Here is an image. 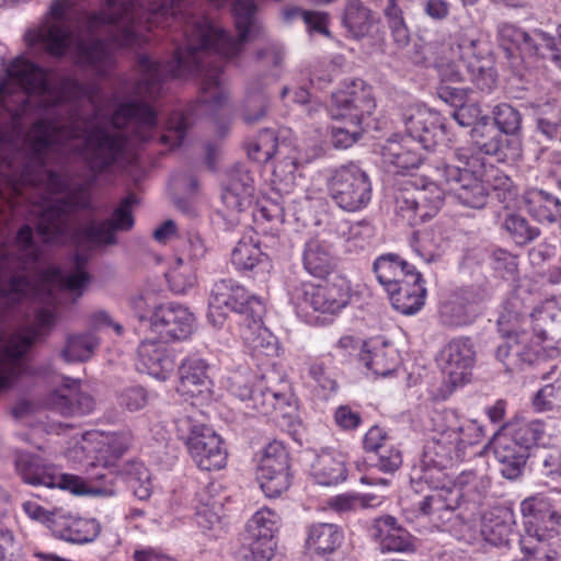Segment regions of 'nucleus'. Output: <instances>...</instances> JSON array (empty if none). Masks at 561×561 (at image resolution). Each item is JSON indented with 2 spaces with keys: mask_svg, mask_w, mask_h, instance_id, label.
Returning <instances> with one entry per match:
<instances>
[{
  "mask_svg": "<svg viewBox=\"0 0 561 561\" xmlns=\"http://www.w3.org/2000/svg\"><path fill=\"white\" fill-rule=\"evenodd\" d=\"M186 127L187 121L185 116L182 114L173 115L168 122V134L160 137L161 142L171 147L181 146L185 137Z\"/></svg>",
  "mask_w": 561,
  "mask_h": 561,
  "instance_id": "e2e57ef3",
  "label": "nucleus"
},
{
  "mask_svg": "<svg viewBox=\"0 0 561 561\" xmlns=\"http://www.w3.org/2000/svg\"><path fill=\"white\" fill-rule=\"evenodd\" d=\"M288 454L279 442L270 443L263 450L257 467V480L263 492L275 497L290 484Z\"/></svg>",
  "mask_w": 561,
  "mask_h": 561,
  "instance_id": "a211bd4d",
  "label": "nucleus"
},
{
  "mask_svg": "<svg viewBox=\"0 0 561 561\" xmlns=\"http://www.w3.org/2000/svg\"><path fill=\"white\" fill-rule=\"evenodd\" d=\"M263 252L251 241H239L231 253V262L238 270L250 271L262 262Z\"/></svg>",
  "mask_w": 561,
  "mask_h": 561,
  "instance_id": "de8ad7c7",
  "label": "nucleus"
},
{
  "mask_svg": "<svg viewBox=\"0 0 561 561\" xmlns=\"http://www.w3.org/2000/svg\"><path fill=\"white\" fill-rule=\"evenodd\" d=\"M377 497L371 494L346 493L329 500V505L337 513H348L358 508L375 506L373 503Z\"/></svg>",
  "mask_w": 561,
  "mask_h": 561,
  "instance_id": "603ef678",
  "label": "nucleus"
},
{
  "mask_svg": "<svg viewBox=\"0 0 561 561\" xmlns=\"http://www.w3.org/2000/svg\"><path fill=\"white\" fill-rule=\"evenodd\" d=\"M478 313V299L471 290L453 294L439 309L440 320L448 327L467 325L477 318Z\"/></svg>",
  "mask_w": 561,
  "mask_h": 561,
  "instance_id": "c85d7f7f",
  "label": "nucleus"
},
{
  "mask_svg": "<svg viewBox=\"0 0 561 561\" xmlns=\"http://www.w3.org/2000/svg\"><path fill=\"white\" fill-rule=\"evenodd\" d=\"M280 394L274 390L266 388L262 381L253 387L250 403L247 407L255 410L261 414H268L276 408Z\"/></svg>",
  "mask_w": 561,
  "mask_h": 561,
  "instance_id": "5fc2aeb1",
  "label": "nucleus"
},
{
  "mask_svg": "<svg viewBox=\"0 0 561 561\" xmlns=\"http://www.w3.org/2000/svg\"><path fill=\"white\" fill-rule=\"evenodd\" d=\"M476 362L474 344L470 337H456L450 340L439 352L438 365L454 386L466 383Z\"/></svg>",
  "mask_w": 561,
  "mask_h": 561,
  "instance_id": "6ab92c4d",
  "label": "nucleus"
},
{
  "mask_svg": "<svg viewBox=\"0 0 561 561\" xmlns=\"http://www.w3.org/2000/svg\"><path fill=\"white\" fill-rule=\"evenodd\" d=\"M494 126L507 138H516L522 127L520 113L507 103L497 104L493 108Z\"/></svg>",
  "mask_w": 561,
  "mask_h": 561,
  "instance_id": "a18cd8bd",
  "label": "nucleus"
},
{
  "mask_svg": "<svg viewBox=\"0 0 561 561\" xmlns=\"http://www.w3.org/2000/svg\"><path fill=\"white\" fill-rule=\"evenodd\" d=\"M374 272L378 282L388 290V287L409 278V274L415 273L414 266L401 260L399 255L388 253L380 255L374 262Z\"/></svg>",
  "mask_w": 561,
  "mask_h": 561,
  "instance_id": "e433bc0d",
  "label": "nucleus"
},
{
  "mask_svg": "<svg viewBox=\"0 0 561 561\" xmlns=\"http://www.w3.org/2000/svg\"><path fill=\"white\" fill-rule=\"evenodd\" d=\"M343 530L335 524L319 523L310 527L307 547L316 553H332L343 542Z\"/></svg>",
  "mask_w": 561,
  "mask_h": 561,
  "instance_id": "58836bf2",
  "label": "nucleus"
},
{
  "mask_svg": "<svg viewBox=\"0 0 561 561\" xmlns=\"http://www.w3.org/2000/svg\"><path fill=\"white\" fill-rule=\"evenodd\" d=\"M268 96L264 91L263 84L257 80H253L248 84L243 118L248 124L260 122L265 115L268 107Z\"/></svg>",
  "mask_w": 561,
  "mask_h": 561,
  "instance_id": "79ce46f5",
  "label": "nucleus"
},
{
  "mask_svg": "<svg viewBox=\"0 0 561 561\" xmlns=\"http://www.w3.org/2000/svg\"><path fill=\"white\" fill-rule=\"evenodd\" d=\"M407 137H392L381 148L382 165L388 173L400 174L417 168L423 160L415 142L430 150L445 137L440 115L426 106L410 108L404 115Z\"/></svg>",
  "mask_w": 561,
  "mask_h": 561,
  "instance_id": "39448f33",
  "label": "nucleus"
},
{
  "mask_svg": "<svg viewBox=\"0 0 561 561\" xmlns=\"http://www.w3.org/2000/svg\"><path fill=\"white\" fill-rule=\"evenodd\" d=\"M454 433L446 430L435 433L423 447L420 468L414 469L412 483L416 488L422 482L427 485V491L448 482L446 470L453 467L455 461L461 460L459 447H456ZM419 492L417 489H415Z\"/></svg>",
  "mask_w": 561,
  "mask_h": 561,
  "instance_id": "9b49d317",
  "label": "nucleus"
},
{
  "mask_svg": "<svg viewBox=\"0 0 561 561\" xmlns=\"http://www.w3.org/2000/svg\"><path fill=\"white\" fill-rule=\"evenodd\" d=\"M231 312L248 314L251 321L241 328V336L254 351L265 346L264 341L271 337L262 327L264 306L261 299L249 295L244 287L232 279L216 282L208 299V322L215 329H221Z\"/></svg>",
  "mask_w": 561,
  "mask_h": 561,
  "instance_id": "423d86ee",
  "label": "nucleus"
},
{
  "mask_svg": "<svg viewBox=\"0 0 561 561\" xmlns=\"http://www.w3.org/2000/svg\"><path fill=\"white\" fill-rule=\"evenodd\" d=\"M523 516L527 519V533L538 541L548 538L551 531L561 523V515L552 507L545 496H533L520 503Z\"/></svg>",
  "mask_w": 561,
  "mask_h": 561,
  "instance_id": "b1692460",
  "label": "nucleus"
},
{
  "mask_svg": "<svg viewBox=\"0 0 561 561\" xmlns=\"http://www.w3.org/2000/svg\"><path fill=\"white\" fill-rule=\"evenodd\" d=\"M496 224L516 244H527L539 237L540 230L520 214L503 207L496 213Z\"/></svg>",
  "mask_w": 561,
  "mask_h": 561,
  "instance_id": "72a5a7b5",
  "label": "nucleus"
},
{
  "mask_svg": "<svg viewBox=\"0 0 561 561\" xmlns=\"http://www.w3.org/2000/svg\"><path fill=\"white\" fill-rule=\"evenodd\" d=\"M343 22L354 37H362L369 33L375 18L373 12L359 0H348Z\"/></svg>",
  "mask_w": 561,
  "mask_h": 561,
  "instance_id": "a19ab883",
  "label": "nucleus"
},
{
  "mask_svg": "<svg viewBox=\"0 0 561 561\" xmlns=\"http://www.w3.org/2000/svg\"><path fill=\"white\" fill-rule=\"evenodd\" d=\"M491 478L473 470L462 471L455 481L426 491L416 503L420 514L437 528L445 526L454 515L463 520L474 519L484 505Z\"/></svg>",
  "mask_w": 561,
  "mask_h": 561,
  "instance_id": "20e7f679",
  "label": "nucleus"
},
{
  "mask_svg": "<svg viewBox=\"0 0 561 561\" xmlns=\"http://www.w3.org/2000/svg\"><path fill=\"white\" fill-rule=\"evenodd\" d=\"M389 443H391L390 437L379 426L370 427L363 440L365 450L373 453V455Z\"/></svg>",
  "mask_w": 561,
  "mask_h": 561,
  "instance_id": "338daca9",
  "label": "nucleus"
},
{
  "mask_svg": "<svg viewBox=\"0 0 561 561\" xmlns=\"http://www.w3.org/2000/svg\"><path fill=\"white\" fill-rule=\"evenodd\" d=\"M53 534L66 541L85 543L92 541L99 534V526L92 519L72 515L59 507L55 508L51 529Z\"/></svg>",
  "mask_w": 561,
  "mask_h": 561,
  "instance_id": "a878e982",
  "label": "nucleus"
},
{
  "mask_svg": "<svg viewBox=\"0 0 561 561\" xmlns=\"http://www.w3.org/2000/svg\"><path fill=\"white\" fill-rule=\"evenodd\" d=\"M305 270L316 277L328 275L334 267L331 244L319 237L311 238L305 244L302 253Z\"/></svg>",
  "mask_w": 561,
  "mask_h": 561,
  "instance_id": "473e14b6",
  "label": "nucleus"
},
{
  "mask_svg": "<svg viewBox=\"0 0 561 561\" xmlns=\"http://www.w3.org/2000/svg\"><path fill=\"white\" fill-rule=\"evenodd\" d=\"M275 148L274 134L270 130H264L259 140L250 146L249 156L259 162H266L273 157Z\"/></svg>",
  "mask_w": 561,
  "mask_h": 561,
  "instance_id": "680f3d73",
  "label": "nucleus"
},
{
  "mask_svg": "<svg viewBox=\"0 0 561 561\" xmlns=\"http://www.w3.org/2000/svg\"><path fill=\"white\" fill-rule=\"evenodd\" d=\"M412 247L415 253L426 263L433 262L439 255L438 243L435 242L433 234L428 231L415 232Z\"/></svg>",
  "mask_w": 561,
  "mask_h": 561,
  "instance_id": "bf43d9fd",
  "label": "nucleus"
},
{
  "mask_svg": "<svg viewBox=\"0 0 561 561\" xmlns=\"http://www.w3.org/2000/svg\"><path fill=\"white\" fill-rule=\"evenodd\" d=\"M328 192L337 207L354 213L369 204L371 183L364 170L350 163L332 172L328 180Z\"/></svg>",
  "mask_w": 561,
  "mask_h": 561,
  "instance_id": "ddd939ff",
  "label": "nucleus"
},
{
  "mask_svg": "<svg viewBox=\"0 0 561 561\" xmlns=\"http://www.w3.org/2000/svg\"><path fill=\"white\" fill-rule=\"evenodd\" d=\"M546 385L537 392L534 403L539 410H550L552 400H561V366L553 365L542 375Z\"/></svg>",
  "mask_w": 561,
  "mask_h": 561,
  "instance_id": "37998d69",
  "label": "nucleus"
},
{
  "mask_svg": "<svg viewBox=\"0 0 561 561\" xmlns=\"http://www.w3.org/2000/svg\"><path fill=\"white\" fill-rule=\"evenodd\" d=\"M75 0H55L50 7L53 22L48 26L28 30L24 41L31 54L47 53L62 57L75 41L72 5Z\"/></svg>",
  "mask_w": 561,
  "mask_h": 561,
  "instance_id": "9d476101",
  "label": "nucleus"
},
{
  "mask_svg": "<svg viewBox=\"0 0 561 561\" xmlns=\"http://www.w3.org/2000/svg\"><path fill=\"white\" fill-rule=\"evenodd\" d=\"M476 39L465 41L458 45L460 57L467 62V68L471 73V80L474 85L482 92H491L496 85V76L493 69L483 65L477 58L474 47Z\"/></svg>",
  "mask_w": 561,
  "mask_h": 561,
  "instance_id": "f704fd0d",
  "label": "nucleus"
},
{
  "mask_svg": "<svg viewBox=\"0 0 561 561\" xmlns=\"http://www.w3.org/2000/svg\"><path fill=\"white\" fill-rule=\"evenodd\" d=\"M279 522L278 514L267 507L257 511L248 522L244 542L249 548V561H271L276 548L274 536Z\"/></svg>",
  "mask_w": 561,
  "mask_h": 561,
  "instance_id": "dca6fc26",
  "label": "nucleus"
},
{
  "mask_svg": "<svg viewBox=\"0 0 561 561\" xmlns=\"http://www.w3.org/2000/svg\"><path fill=\"white\" fill-rule=\"evenodd\" d=\"M528 214L539 222L553 224L561 215V202L543 190H531L525 194Z\"/></svg>",
  "mask_w": 561,
  "mask_h": 561,
  "instance_id": "c9c22d12",
  "label": "nucleus"
},
{
  "mask_svg": "<svg viewBox=\"0 0 561 561\" xmlns=\"http://www.w3.org/2000/svg\"><path fill=\"white\" fill-rule=\"evenodd\" d=\"M254 0H234L232 12L238 37L185 0H105L100 12L85 16L90 38H78L77 57L96 75H106L114 66V46H141L152 26L174 27L181 33L172 60L161 64L148 55L138 57L139 78L131 98L114 111L112 128L96 125L80 112L87 90L78 80L62 79L57 89L50 72L15 57L0 80V142H14L24 136V117L37 121L23 142H128L129 135L148 141L157 127L151 102L159 98L171 78L196 77L198 104L213 114L227 100L221 80V61L233 60L244 44L256 38L262 26Z\"/></svg>",
  "mask_w": 561,
  "mask_h": 561,
  "instance_id": "f257e3e1",
  "label": "nucleus"
},
{
  "mask_svg": "<svg viewBox=\"0 0 561 561\" xmlns=\"http://www.w3.org/2000/svg\"><path fill=\"white\" fill-rule=\"evenodd\" d=\"M368 461L371 467L382 472L392 473L402 465V455L391 442L381 447L374 455H370Z\"/></svg>",
  "mask_w": 561,
  "mask_h": 561,
  "instance_id": "8fccbe9b",
  "label": "nucleus"
},
{
  "mask_svg": "<svg viewBox=\"0 0 561 561\" xmlns=\"http://www.w3.org/2000/svg\"><path fill=\"white\" fill-rule=\"evenodd\" d=\"M291 300L300 311L312 309L334 314L350 300V287L343 278L322 284L301 283L291 291Z\"/></svg>",
  "mask_w": 561,
  "mask_h": 561,
  "instance_id": "2eb2a0df",
  "label": "nucleus"
},
{
  "mask_svg": "<svg viewBox=\"0 0 561 561\" xmlns=\"http://www.w3.org/2000/svg\"><path fill=\"white\" fill-rule=\"evenodd\" d=\"M169 284L175 294H185L192 289L197 280L196 274L188 265H184L181 257L175 260V265L168 274Z\"/></svg>",
  "mask_w": 561,
  "mask_h": 561,
  "instance_id": "09e8293b",
  "label": "nucleus"
},
{
  "mask_svg": "<svg viewBox=\"0 0 561 561\" xmlns=\"http://www.w3.org/2000/svg\"><path fill=\"white\" fill-rule=\"evenodd\" d=\"M537 126L547 138L561 142V107L546 104L537 118Z\"/></svg>",
  "mask_w": 561,
  "mask_h": 561,
  "instance_id": "3c124183",
  "label": "nucleus"
},
{
  "mask_svg": "<svg viewBox=\"0 0 561 561\" xmlns=\"http://www.w3.org/2000/svg\"><path fill=\"white\" fill-rule=\"evenodd\" d=\"M541 473L551 479L561 478V449L551 448L541 451L538 457Z\"/></svg>",
  "mask_w": 561,
  "mask_h": 561,
  "instance_id": "0e129e2a",
  "label": "nucleus"
},
{
  "mask_svg": "<svg viewBox=\"0 0 561 561\" xmlns=\"http://www.w3.org/2000/svg\"><path fill=\"white\" fill-rule=\"evenodd\" d=\"M508 322L502 314L499 320L500 332L504 341L497 346L495 356L507 371L523 370L535 364L540 356L541 343L547 340V332L535 325L534 332L506 329Z\"/></svg>",
  "mask_w": 561,
  "mask_h": 561,
  "instance_id": "f8f14e48",
  "label": "nucleus"
},
{
  "mask_svg": "<svg viewBox=\"0 0 561 561\" xmlns=\"http://www.w3.org/2000/svg\"><path fill=\"white\" fill-rule=\"evenodd\" d=\"M543 433L545 424L533 420L505 425L494 435V456L503 478L516 480L523 474L530 449Z\"/></svg>",
  "mask_w": 561,
  "mask_h": 561,
  "instance_id": "1a4fd4ad",
  "label": "nucleus"
},
{
  "mask_svg": "<svg viewBox=\"0 0 561 561\" xmlns=\"http://www.w3.org/2000/svg\"><path fill=\"white\" fill-rule=\"evenodd\" d=\"M471 144L478 151L501 158H514L519 154L520 142L517 138H507L496 128L489 118L470 131Z\"/></svg>",
  "mask_w": 561,
  "mask_h": 561,
  "instance_id": "5701e85b",
  "label": "nucleus"
},
{
  "mask_svg": "<svg viewBox=\"0 0 561 561\" xmlns=\"http://www.w3.org/2000/svg\"><path fill=\"white\" fill-rule=\"evenodd\" d=\"M45 407L62 416H82L95 408L93 397L80 388V381L66 378L64 385L49 393Z\"/></svg>",
  "mask_w": 561,
  "mask_h": 561,
  "instance_id": "4be33fe9",
  "label": "nucleus"
},
{
  "mask_svg": "<svg viewBox=\"0 0 561 561\" xmlns=\"http://www.w3.org/2000/svg\"><path fill=\"white\" fill-rule=\"evenodd\" d=\"M138 477H130L131 488L134 493L140 500H146L150 496L151 493V480L148 470L139 466L137 468Z\"/></svg>",
  "mask_w": 561,
  "mask_h": 561,
  "instance_id": "774afa93",
  "label": "nucleus"
},
{
  "mask_svg": "<svg viewBox=\"0 0 561 561\" xmlns=\"http://www.w3.org/2000/svg\"><path fill=\"white\" fill-rule=\"evenodd\" d=\"M446 431L447 433H454L456 435L454 444L456 445V447H459V454H461V459L465 458V449L468 446L477 445L483 438L482 427L476 421L472 420H465L459 425L446 428Z\"/></svg>",
  "mask_w": 561,
  "mask_h": 561,
  "instance_id": "49530a36",
  "label": "nucleus"
},
{
  "mask_svg": "<svg viewBox=\"0 0 561 561\" xmlns=\"http://www.w3.org/2000/svg\"><path fill=\"white\" fill-rule=\"evenodd\" d=\"M376 108L373 90L363 80H353L344 89L333 92L329 105L332 119L340 122L332 127V144L336 149H347L362 137L364 124Z\"/></svg>",
  "mask_w": 561,
  "mask_h": 561,
  "instance_id": "0eeeda50",
  "label": "nucleus"
},
{
  "mask_svg": "<svg viewBox=\"0 0 561 561\" xmlns=\"http://www.w3.org/2000/svg\"><path fill=\"white\" fill-rule=\"evenodd\" d=\"M283 20L290 22L295 19H301L305 24L319 33L328 34L325 27L327 16L320 12L305 11L297 7L286 8L283 10Z\"/></svg>",
  "mask_w": 561,
  "mask_h": 561,
  "instance_id": "4d7b16f0",
  "label": "nucleus"
},
{
  "mask_svg": "<svg viewBox=\"0 0 561 561\" xmlns=\"http://www.w3.org/2000/svg\"><path fill=\"white\" fill-rule=\"evenodd\" d=\"M513 514L508 510H497L491 512L483 520V534L493 535L495 538L490 539L494 543H502L508 540V536L513 531Z\"/></svg>",
  "mask_w": 561,
  "mask_h": 561,
  "instance_id": "c03bdc74",
  "label": "nucleus"
},
{
  "mask_svg": "<svg viewBox=\"0 0 561 561\" xmlns=\"http://www.w3.org/2000/svg\"><path fill=\"white\" fill-rule=\"evenodd\" d=\"M135 196L129 195L122 201L114 210L112 219L103 221H90L79 227L73 232V241L79 251H93L95 249L116 243L117 230H129L134 226L131 205Z\"/></svg>",
  "mask_w": 561,
  "mask_h": 561,
  "instance_id": "4468645a",
  "label": "nucleus"
},
{
  "mask_svg": "<svg viewBox=\"0 0 561 561\" xmlns=\"http://www.w3.org/2000/svg\"><path fill=\"white\" fill-rule=\"evenodd\" d=\"M180 380L176 391L185 399L194 401L188 405L204 404L211 399L213 380L209 376V365L201 357H186L179 367Z\"/></svg>",
  "mask_w": 561,
  "mask_h": 561,
  "instance_id": "412c9836",
  "label": "nucleus"
},
{
  "mask_svg": "<svg viewBox=\"0 0 561 561\" xmlns=\"http://www.w3.org/2000/svg\"><path fill=\"white\" fill-rule=\"evenodd\" d=\"M100 345V339L93 331L70 334L61 351V357L68 362H85L92 357Z\"/></svg>",
  "mask_w": 561,
  "mask_h": 561,
  "instance_id": "ea45409f",
  "label": "nucleus"
},
{
  "mask_svg": "<svg viewBox=\"0 0 561 561\" xmlns=\"http://www.w3.org/2000/svg\"><path fill=\"white\" fill-rule=\"evenodd\" d=\"M312 474L322 485H333L344 481L347 477L345 460L342 455L321 453L312 463Z\"/></svg>",
  "mask_w": 561,
  "mask_h": 561,
  "instance_id": "4c0bfd02",
  "label": "nucleus"
},
{
  "mask_svg": "<svg viewBox=\"0 0 561 561\" xmlns=\"http://www.w3.org/2000/svg\"><path fill=\"white\" fill-rule=\"evenodd\" d=\"M149 322L151 332L168 343L188 337L194 330L195 318L186 307L167 304L156 307Z\"/></svg>",
  "mask_w": 561,
  "mask_h": 561,
  "instance_id": "aec40b11",
  "label": "nucleus"
},
{
  "mask_svg": "<svg viewBox=\"0 0 561 561\" xmlns=\"http://www.w3.org/2000/svg\"><path fill=\"white\" fill-rule=\"evenodd\" d=\"M500 33L515 44L523 55L561 67V48L551 34L539 28L526 32L512 24L503 25Z\"/></svg>",
  "mask_w": 561,
  "mask_h": 561,
  "instance_id": "f3484780",
  "label": "nucleus"
},
{
  "mask_svg": "<svg viewBox=\"0 0 561 561\" xmlns=\"http://www.w3.org/2000/svg\"><path fill=\"white\" fill-rule=\"evenodd\" d=\"M409 275V278L386 290L392 307L403 314L417 312L423 307L426 296L421 273L415 272Z\"/></svg>",
  "mask_w": 561,
  "mask_h": 561,
  "instance_id": "cd10ccee",
  "label": "nucleus"
},
{
  "mask_svg": "<svg viewBox=\"0 0 561 561\" xmlns=\"http://www.w3.org/2000/svg\"><path fill=\"white\" fill-rule=\"evenodd\" d=\"M147 402V391L140 386L127 387L118 396L119 405L130 412L141 410Z\"/></svg>",
  "mask_w": 561,
  "mask_h": 561,
  "instance_id": "052dcab7",
  "label": "nucleus"
},
{
  "mask_svg": "<svg viewBox=\"0 0 561 561\" xmlns=\"http://www.w3.org/2000/svg\"><path fill=\"white\" fill-rule=\"evenodd\" d=\"M222 504L218 500L201 503L196 507V524L203 530H216L221 527Z\"/></svg>",
  "mask_w": 561,
  "mask_h": 561,
  "instance_id": "864d4df0",
  "label": "nucleus"
},
{
  "mask_svg": "<svg viewBox=\"0 0 561 561\" xmlns=\"http://www.w3.org/2000/svg\"><path fill=\"white\" fill-rule=\"evenodd\" d=\"M453 161L435 165L432 180L417 186L407 183L396 194V211L408 225L414 226L434 217L448 193L463 206L481 209L489 197L483 182L484 164L470 148L459 147L453 152Z\"/></svg>",
  "mask_w": 561,
  "mask_h": 561,
  "instance_id": "7ed1b4c3",
  "label": "nucleus"
},
{
  "mask_svg": "<svg viewBox=\"0 0 561 561\" xmlns=\"http://www.w3.org/2000/svg\"><path fill=\"white\" fill-rule=\"evenodd\" d=\"M359 359L378 376H388L396 366V350L388 342L375 337L363 343Z\"/></svg>",
  "mask_w": 561,
  "mask_h": 561,
  "instance_id": "7c9ffc66",
  "label": "nucleus"
},
{
  "mask_svg": "<svg viewBox=\"0 0 561 561\" xmlns=\"http://www.w3.org/2000/svg\"><path fill=\"white\" fill-rule=\"evenodd\" d=\"M173 422L178 437L185 443L198 468L210 471L225 467L227 451L222 447V439L204 423L198 409L193 405L175 408Z\"/></svg>",
  "mask_w": 561,
  "mask_h": 561,
  "instance_id": "6e6552de",
  "label": "nucleus"
},
{
  "mask_svg": "<svg viewBox=\"0 0 561 561\" xmlns=\"http://www.w3.org/2000/svg\"><path fill=\"white\" fill-rule=\"evenodd\" d=\"M453 118L461 127H477L482 118H489L488 115L482 113L481 106L477 102H465L459 107L453 111Z\"/></svg>",
  "mask_w": 561,
  "mask_h": 561,
  "instance_id": "13d9d810",
  "label": "nucleus"
},
{
  "mask_svg": "<svg viewBox=\"0 0 561 561\" xmlns=\"http://www.w3.org/2000/svg\"><path fill=\"white\" fill-rule=\"evenodd\" d=\"M373 536L379 541L381 552H404L412 549L409 533L392 516L377 518Z\"/></svg>",
  "mask_w": 561,
  "mask_h": 561,
  "instance_id": "2f4dec72",
  "label": "nucleus"
},
{
  "mask_svg": "<svg viewBox=\"0 0 561 561\" xmlns=\"http://www.w3.org/2000/svg\"><path fill=\"white\" fill-rule=\"evenodd\" d=\"M470 89L467 88H458L453 87L447 83H440L437 88V96L444 101L446 104H449L455 110L459 107L461 104L468 101V94Z\"/></svg>",
  "mask_w": 561,
  "mask_h": 561,
  "instance_id": "69168bd1",
  "label": "nucleus"
},
{
  "mask_svg": "<svg viewBox=\"0 0 561 561\" xmlns=\"http://www.w3.org/2000/svg\"><path fill=\"white\" fill-rule=\"evenodd\" d=\"M0 187V390L9 388L26 369L24 356L45 329L56 321V298L53 284L58 285L75 302L90 283L84 270L89 255L77 252L73 268H51L47 282L35 287L25 272L39 259L41 249L34 242L33 230L22 226L13 242L9 222L27 213L36 219L38 233L45 242L68 240L70 216L89 208L84 190L67 198H56L16 183Z\"/></svg>",
  "mask_w": 561,
  "mask_h": 561,
  "instance_id": "f03ea898",
  "label": "nucleus"
},
{
  "mask_svg": "<svg viewBox=\"0 0 561 561\" xmlns=\"http://www.w3.org/2000/svg\"><path fill=\"white\" fill-rule=\"evenodd\" d=\"M253 179L242 164L227 171L222 202L228 209L242 213L253 203Z\"/></svg>",
  "mask_w": 561,
  "mask_h": 561,
  "instance_id": "393cba45",
  "label": "nucleus"
},
{
  "mask_svg": "<svg viewBox=\"0 0 561 561\" xmlns=\"http://www.w3.org/2000/svg\"><path fill=\"white\" fill-rule=\"evenodd\" d=\"M165 342L147 339L138 346L136 367L140 373L164 380L174 368V358Z\"/></svg>",
  "mask_w": 561,
  "mask_h": 561,
  "instance_id": "bb28decb",
  "label": "nucleus"
},
{
  "mask_svg": "<svg viewBox=\"0 0 561 561\" xmlns=\"http://www.w3.org/2000/svg\"><path fill=\"white\" fill-rule=\"evenodd\" d=\"M22 478L26 483L32 485L58 488L77 495L87 492L85 485L79 477L67 473H55L45 468H39L33 462L22 469Z\"/></svg>",
  "mask_w": 561,
  "mask_h": 561,
  "instance_id": "c756f323",
  "label": "nucleus"
},
{
  "mask_svg": "<svg viewBox=\"0 0 561 561\" xmlns=\"http://www.w3.org/2000/svg\"><path fill=\"white\" fill-rule=\"evenodd\" d=\"M259 68L267 70L266 78L276 80L279 76V68L283 62V53L276 45H267L256 54Z\"/></svg>",
  "mask_w": 561,
  "mask_h": 561,
  "instance_id": "6e6d98bb",
  "label": "nucleus"
}]
</instances>
